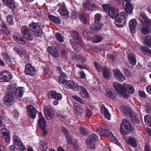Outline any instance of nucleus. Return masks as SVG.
I'll return each instance as SVG.
<instances>
[{
	"mask_svg": "<svg viewBox=\"0 0 151 151\" xmlns=\"http://www.w3.org/2000/svg\"><path fill=\"white\" fill-rule=\"evenodd\" d=\"M113 86L125 98L129 97V93L132 94L134 92V88L132 86L127 84L121 85L117 82H114Z\"/></svg>",
	"mask_w": 151,
	"mask_h": 151,
	"instance_id": "f257e3e1",
	"label": "nucleus"
},
{
	"mask_svg": "<svg viewBox=\"0 0 151 151\" xmlns=\"http://www.w3.org/2000/svg\"><path fill=\"white\" fill-rule=\"evenodd\" d=\"M121 127L120 132L123 135L126 134L128 131H132L133 130V127H131L127 119L123 120L121 123Z\"/></svg>",
	"mask_w": 151,
	"mask_h": 151,
	"instance_id": "f03ea898",
	"label": "nucleus"
},
{
	"mask_svg": "<svg viewBox=\"0 0 151 151\" xmlns=\"http://www.w3.org/2000/svg\"><path fill=\"white\" fill-rule=\"evenodd\" d=\"M14 99L13 93L10 90L3 99L4 104L7 106H11L14 103Z\"/></svg>",
	"mask_w": 151,
	"mask_h": 151,
	"instance_id": "7ed1b4c3",
	"label": "nucleus"
},
{
	"mask_svg": "<svg viewBox=\"0 0 151 151\" xmlns=\"http://www.w3.org/2000/svg\"><path fill=\"white\" fill-rule=\"evenodd\" d=\"M21 31L23 37L27 41H32L33 37L32 33L26 26H23L21 28Z\"/></svg>",
	"mask_w": 151,
	"mask_h": 151,
	"instance_id": "20e7f679",
	"label": "nucleus"
},
{
	"mask_svg": "<svg viewBox=\"0 0 151 151\" xmlns=\"http://www.w3.org/2000/svg\"><path fill=\"white\" fill-rule=\"evenodd\" d=\"M117 19H115V24L118 27H123L125 26L126 21L125 16L124 13H121Z\"/></svg>",
	"mask_w": 151,
	"mask_h": 151,
	"instance_id": "39448f33",
	"label": "nucleus"
},
{
	"mask_svg": "<svg viewBox=\"0 0 151 151\" xmlns=\"http://www.w3.org/2000/svg\"><path fill=\"white\" fill-rule=\"evenodd\" d=\"M12 77L10 73L8 71H4L0 73V82H10Z\"/></svg>",
	"mask_w": 151,
	"mask_h": 151,
	"instance_id": "423d86ee",
	"label": "nucleus"
},
{
	"mask_svg": "<svg viewBox=\"0 0 151 151\" xmlns=\"http://www.w3.org/2000/svg\"><path fill=\"white\" fill-rule=\"evenodd\" d=\"M97 136L95 134H92L89 135L86 140L88 146L90 148L93 147L95 142L97 140Z\"/></svg>",
	"mask_w": 151,
	"mask_h": 151,
	"instance_id": "0eeeda50",
	"label": "nucleus"
},
{
	"mask_svg": "<svg viewBox=\"0 0 151 151\" xmlns=\"http://www.w3.org/2000/svg\"><path fill=\"white\" fill-rule=\"evenodd\" d=\"M24 71L27 75L33 76L35 75L36 70L31 64H27L25 65Z\"/></svg>",
	"mask_w": 151,
	"mask_h": 151,
	"instance_id": "6e6552de",
	"label": "nucleus"
},
{
	"mask_svg": "<svg viewBox=\"0 0 151 151\" xmlns=\"http://www.w3.org/2000/svg\"><path fill=\"white\" fill-rule=\"evenodd\" d=\"M44 111L45 115L47 119L50 120L54 118V112L50 107L45 106L44 108Z\"/></svg>",
	"mask_w": 151,
	"mask_h": 151,
	"instance_id": "1a4fd4ad",
	"label": "nucleus"
},
{
	"mask_svg": "<svg viewBox=\"0 0 151 151\" xmlns=\"http://www.w3.org/2000/svg\"><path fill=\"white\" fill-rule=\"evenodd\" d=\"M27 110L29 116L32 119H34L36 116L37 111L35 107L32 105L27 106Z\"/></svg>",
	"mask_w": 151,
	"mask_h": 151,
	"instance_id": "9d476101",
	"label": "nucleus"
},
{
	"mask_svg": "<svg viewBox=\"0 0 151 151\" xmlns=\"http://www.w3.org/2000/svg\"><path fill=\"white\" fill-rule=\"evenodd\" d=\"M91 0H88L85 1L83 4L84 8L88 11L93 10L96 8V6L94 4H91Z\"/></svg>",
	"mask_w": 151,
	"mask_h": 151,
	"instance_id": "9b49d317",
	"label": "nucleus"
},
{
	"mask_svg": "<svg viewBox=\"0 0 151 151\" xmlns=\"http://www.w3.org/2000/svg\"><path fill=\"white\" fill-rule=\"evenodd\" d=\"M137 22L135 19L130 20L129 23V27L130 31L132 34L134 33L136 28Z\"/></svg>",
	"mask_w": 151,
	"mask_h": 151,
	"instance_id": "f8f14e48",
	"label": "nucleus"
},
{
	"mask_svg": "<svg viewBox=\"0 0 151 151\" xmlns=\"http://www.w3.org/2000/svg\"><path fill=\"white\" fill-rule=\"evenodd\" d=\"M65 83L68 88L73 90L76 91L79 90L80 86L77 85L76 83H74L72 81H66Z\"/></svg>",
	"mask_w": 151,
	"mask_h": 151,
	"instance_id": "ddd939ff",
	"label": "nucleus"
},
{
	"mask_svg": "<svg viewBox=\"0 0 151 151\" xmlns=\"http://www.w3.org/2000/svg\"><path fill=\"white\" fill-rule=\"evenodd\" d=\"M119 10L114 8H111L109 10L108 14L112 18H116L119 15L118 14Z\"/></svg>",
	"mask_w": 151,
	"mask_h": 151,
	"instance_id": "4468645a",
	"label": "nucleus"
},
{
	"mask_svg": "<svg viewBox=\"0 0 151 151\" xmlns=\"http://www.w3.org/2000/svg\"><path fill=\"white\" fill-rule=\"evenodd\" d=\"M23 88L20 87L18 88H12L10 89L11 92H12L14 94L15 93V95L16 96L21 97L23 94V93L24 92Z\"/></svg>",
	"mask_w": 151,
	"mask_h": 151,
	"instance_id": "2eb2a0df",
	"label": "nucleus"
},
{
	"mask_svg": "<svg viewBox=\"0 0 151 151\" xmlns=\"http://www.w3.org/2000/svg\"><path fill=\"white\" fill-rule=\"evenodd\" d=\"M114 74L116 78L119 81H123L125 79L123 74L118 69L114 70Z\"/></svg>",
	"mask_w": 151,
	"mask_h": 151,
	"instance_id": "dca6fc26",
	"label": "nucleus"
},
{
	"mask_svg": "<svg viewBox=\"0 0 151 151\" xmlns=\"http://www.w3.org/2000/svg\"><path fill=\"white\" fill-rule=\"evenodd\" d=\"M129 1V0H127V1H125L126 2L125 9L126 12L130 14L132 13L134 7L133 4Z\"/></svg>",
	"mask_w": 151,
	"mask_h": 151,
	"instance_id": "f3484780",
	"label": "nucleus"
},
{
	"mask_svg": "<svg viewBox=\"0 0 151 151\" xmlns=\"http://www.w3.org/2000/svg\"><path fill=\"white\" fill-rule=\"evenodd\" d=\"M101 112L102 114H104V116L108 119H109L110 118V114L108 109L105 107L104 105H102L101 106Z\"/></svg>",
	"mask_w": 151,
	"mask_h": 151,
	"instance_id": "a211bd4d",
	"label": "nucleus"
},
{
	"mask_svg": "<svg viewBox=\"0 0 151 151\" xmlns=\"http://www.w3.org/2000/svg\"><path fill=\"white\" fill-rule=\"evenodd\" d=\"M72 45L74 50L77 52L81 50L82 48L81 45L78 41H74L72 43Z\"/></svg>",
	"mask_w": 151,
	"mask_h": 151,
	"instance_id": "6ab92c4d",
	"label": "nucleus"
},
{
	"mask_svg": "<svg viewBox=\"0 0 151 151\" xmlns=\"http://www.w3.org/2000/svg\"><path fill=\"white\" fill-rule=\"evenodd\" d=\"M13 39L19 43L25 45L26 43V42L23 38L19 35L18 36L15 35H13Z\"/></svg>",
	"mask_w": 151,
	"mask_h": 151,
	"instance_id": "aec40b11",
	"label": "nucleus"
},
{
	"mask_svg": "<svg viewBox=\"0 0 151 151\" xmlns=\"http://www.w3.org/2000/svg\"><path fill=\"white\" fill-rule=\"evenodd\" d=\"M4 3L11 9H14L15 5L14 0H2Z\"/></svg>",
	"mask_w": 151,
	"mask_h": 151,
	"instance_id": "412c9836",
	"label": "nucleus"
},
{
	"mask_svg": "<svg viewBox=\"0 0 151 151\" xmlns=\"http://www.w3.org/2000/svg\"><path fill=\"white\" fill-rule=\"evenodd\" d=\"M14 50L16 51V52L20 57L25 55L27 53L26 51L23 50L22 48L17 47H14L13 48Z\"/></svg>",
	"mask_w": 151,
	"mask_h": 151,
	"instance_id": "4be33fe9",
	"label": "nucleus"
},
{
	"mask_svg": "<svg viewBox=\"0 0 151 151\" xmlns=\"http://www.w3.org/2000/svg\"><path fill=\"white\" fill-rule=\"evenodd\" d=\"M1 133L3 135V138L6 142H8L9 140V130L6 129H3L1 130Z\"/></svg>",
	"mask_w": 151,
	"mask_h": 151,
	"instance_id": "5701e85b",
	"label": "nucleus"
},
{
	"mask_svg": "<svg viewBox=\"0 0 151 151\" xmlns=\"http://www.w3.org/2000/svg\"><path fill=\"white\" fill-rule=\"evenodd\" d=\"M102 24L99 22H95L91 27V29L92 30H99L102 28Z\"/></svg>",
	"mask_w": 151,
	"mask_h": 151,
	"instance_id": "b1692460",
	"label": "nucleus"
},
{
	"mask_svg": "<svg viewBox=\"0 0 151 151\" xmlns=\"http://www.w3.org/2000/svg\"><path fill=\"white\" fill-rule=\"evenodd\" d=\"M102 69L104 78L106 79H109L111 73V71L108 68L105 67L103 68Z\"/></svg>",
	"mask_w": 151,
	"mask_h": 151,
	"instance_id": "393cba45",
	"label": "nucleus"
},
{
	"mask_svg": "<svg viewBox=\"0 0 151 151\" xmlns=\"http://www.w3.org/2000/svg\"><path fill=\"white\" fill-rule=\"evenodd\" d=\"M48 51L54 58H58L59 57V53L56 49H52L50 47H48Z\"/></svg>",
	"mask_w": 151,
	"mask_h": 151,
	"instance_id": "a878e982",
	"label": "nucleus"
},
{
	"mask_svg": "<svg viewBox=\"0 0 151 151\" xmlns=\"http://www.w3.org/2000/svg\"><path fill=\"white\" fill-rule=\"evenodd\" d=\"M66 77L67 76L65 73H62L58 77V80L60 83L61 84H65L66 81L65 80Z\"/></svg>",
	"mask_w": 151,
	"mask_h": 151,
	"instance_id": "bb28decb",
	"label": "nucleus"
},
{
	"mask_svg": "<svg viewBox=\"0 0 151 151\" xmlns=\"http://www.w3.org/2000/svg\"><path fill=\"white\" fill-rule=\"evenodd\" d=\"M79 88L81 90V96L84 98H87L89 96V94L86 89L83 87L80 86Z\"/></svg>",
	"mask_w": 151,
	"mask_h": 151,
	"instance_id": "cd10ccee",
	"label": "nucleus"
},
{
	"mask_svg": "<svg viewBox=\"0 0 151 151\" xmlns=\"http://www.w3.org/2000/svg\"><path fill=\"white\" fill-rule=\"evenodd\" d=\"M58 11L61 16L67 15L69 13L68 10L64 6L60 7L58 9Z\"/></svg>",
	"mask_w": 151,
	"mask_h": 151,
	"instance_id": "c85d7f7f",
	"label": "nucleus"
},
{
	"mask_svg": "<svg viewBox=\"0 0 151 151\" xmlns=\"http://www.w3.org/2000/svg\"><path fill=\"white\" fill-rule=\"evenodd\" d=\"M141 31L143 34L150 33L151 32V27L149 26H145L142 28Z\"/></svg>",
	"mask_w": 151,
	"mask_h": 151,
	"instance_id": "c756f323",
	"label": "nucleus"
},
{
	"mask_svg": "<svg viewBox=\"0 0 151 151\" xmlns=\"http://www.w3.org/2000/svg\"><path fill=\"white\" fill-rule=\"evenodd\" d=\"M29 29L32 32H34L35 30L39 29L40 27L38 24L35 22H32L29 26Z\"/></svg>",
	"mask_w": 151,
	"mask_h": 151,
	"instance_id": "7c9ffc66",
	"label": "nucleus"
},
{
	"mask_svg": "<svg viewBox=\"0 0 151 151\" xmlns=\"http://www.w3.org/2000/svg\"><path fill=\"white\" fill-rule=\"evenodd\" d=\"M62 98V96L61 93L56 92V95L55 98V100L53 101V104L55 105H58L59 103L58 101L60 100Z\"/></svg>",
	"mask_w": 151,
	"mask_h": 151,
	"instance_id": "2f4dec72",
	"label": "nucleus"
},
{
	"mask_svg": "<svg viewBox=\"0 0 151 151\" xmlns=\"http://www.w3.org/2000/svg\"><path fill=\"white\" fill-rule=\"evenodd\" d=\"M38 124L41 129H44V128H45L46 124L45 122V119L43 117L40 118L38 122Z\"/></svg>",
	"mask_w": 151,
	"mask_h": 151,
	"instance_id": "473e14b6",
	"label": "nucleus"
},
{
	"mask_svg": "<svg viewBox=\"0 0 151 151\" xmlns=\"http://www.w3.org/2000/svg\"><path fill=\"white\" fill-rule=\"evenodd\" d=\"M144 41V43H145L148 46L151 47V36H145Z\"/></svg>",
	"mask_w": 151,
	"mask_h": 151,
	"instance_id": "72a5a7b5",
	"label": "nucleus"
},
{
	"mask_svg": "<svg viewBox=\"0 0 151 151\" xmlns=\"http://www.w3.org/2000/svg\"><path fill=\"white\" fill-rule=\"evenodd\" d=\"M129 60L131 64L133 65H135L136 63V61L134 55L132 54H130L128 56Z\"/></svg>",
	"mask_w": 151,
	"mask_h": 151,
	"instance_id": "f704fd0d",
	"label": "nucleus"
},
{
	"mask_svg": "<svg viewBox=\"0 0 151 151\" xmlns=\"http://www.w3.org/2000/svg\"><path fill=\"white\" fill-rule=\"evenodd\" d=\"M91 32L88 29L85 30L83 32V34L85 38L88 40H90L91 39Z\"/></svg>",
	"mask_w": 151,
	"mask_h": 151,
	"instance_id": "c9c22d12",
	"label": "nucleus"
},
{
	"mask_svg": "<svg viewBox=\"0 0 151 151\" xmlns=\"http://www.w3.org/2000/svg\"><path fill=\"white\" fill-rule=\"evenodd\" d=\"M128 143L131 146L135 147L137 146V142L134 138L132 137H130L128 140Z\"/></svg>",
	"mask_w": 151,
	"mask_h": 151,
	"instance_id": "e433bc0d",
	"label": "nucleus"
},
{
	"mask_svg": "<svg viewBox=\"0 0 151 151\" xmlns=\"http://www.w3.org/2000/svg\"><path fill=\"white\" fill-rule=\"evenodd\" d=\"M48 17L51 21L55 23H60L61 22L60 19L57 17L51 15H48Z\"/></svg>",
	"mask_w": 151,
	"mask_h": 151,
	"instance_id": "4c0bfd02",
	"label": "nucleus"
},
{
	"mask_svg": "<svg viewBox=\"0 0 151 151\" xmlns=\"http://www.w3.org/2000/svg\"><path fill=\"white\" fill-rule=\"evenodd\" d=\"M75 107L76 111L79 115H81L83 112L82 106L80 105L75 106Z\"/></svg>",
	"mask_w": 151,
	"mask_h": 151,
	"instance_id": "58836bf2",
	"label": "nucleus"
},
{
	"mask_svg": "<svg viewBox=\"0 0 151 151\" xmlns=\"http://www.w3.org/2000/svg\"><path fill=\"white\" fill-rule=\"evenodd\" d=\"M144 120L145 124L148 126L151 125V119L150 116L149 115H147L145 116Z\"/></svg>",
	"mask_w": 151,
	"mask_h": 151,
	"instance_id": "ea45409f",
	"label": "nucleus"
},
{
	"mask_svg": "<svg viewBox=\"0 0 151 151\" xmlns=\"http://www.w3.org/2000/svg\"><path fill=\"white\" fill-rule=\"evenodd\" d=\"M140 50L142 52L146 53L148 55H151V50L148 48L147 47L142 46L141 47Z\"/></svg>",
	"mask_w": 151,
	"mask_h": 151,
	"instance_id": "a19ab883",
	"label": "nucleus"
},
{
	"mask_svg": "<svg viewBox=\"0 0 151 151\" xmlns=\"http://www.w3.org/2000/svg\"><path fill=\"white\" fill-rule=\"evenodd\" d=\"M81 134L83 135H86L88 134V130L83 126H82L79 128Z\"/></svg>",
	"mask_w": 151,
	"mask_h": 151,
	"instance_id": "79ce46f5",
	"label": "nucleus"
},
{
	"mask_svg": "<svg viewBox=\"0 0 151 151\" xmlns=\"http://www.w3.org/2000/svg\"><path fill=\"white\" fill-rule=\"evenodd\" d=\"M13 139L15 144L17 146H20V144L22 143V142L19 140V138L16 135H14Z\"/></svg>",
	"mask_w": 151,
	"mask_h": 151,
	"instance_id": "37998d69",
	"label": "nucleus"
},
{
	"mask_svg": "<svg viewBox=\"0 0 151 151\" xmlns=\"http://www.w3.org/2000/svg\"><path fill=\"white\" fill-rule=\"evenodd\" d=\"M34 35L36 37H38L40 36L42 34V32L40 27L39 29H36L33 32Z\"/></svg>",
	"mask_w": 151,
	"mask_h": 151,
	"instance_id": "c03bdc74",
	"label": "nucleus"
},
{
	"mask_svg": "<svg viewBox=\"0 0 151 151\" xmlns=\"http://www.w3.org/2000/svg\"><path fill=\"white\" fill-rule=\"evenodd\" d=\"M55 36L57 40L60 42L63 41V37L59 33L57 32L55 34Z\"/></svg>",
	"mask_w": 151,
	"mask_h": 151,
	"instance_id": "a18cd8bd",
	"label": "nucleus"
},
{
	"mask_svg": "<svg viewBox=\"0 0 151 151\" xmlns=\"http://www.w3.org/2000/svg\"><path fill=\"white\" fill-rule=\"evenodd\" d=\"M7 22L10 25H13L14 24L13 17L11 15H8L6 17Z\"/></svg>",
	"mask_w": 151,
	"mask_h": 151,
	"instance_id": "49530a36",
	"label": "nucleus"
},
{
	"mask_svg": "<svg viewBox=\"0 0 151 151\" xmlns=\"http://www.w3.org/2000/svg\"><path fill=\"white\" fill-rule=\"evenodd\" d=\"M139 18L141 21L143 22L147 19V17L145 14L141 12L140 14Z\"/></svg>",
	"mask_w": 151,
	"mask_h": 151,
	"instance_id": "de8ad7c7",
	"label": "nucleus"
},
{
	"mask_svg": "<svg viewBox=\"0 0 151 151\" xmlns=\"http://www.w3.org/2000/svg\"><path fill=\"white\" fill-rule=\"evenodd\" d=\"M122 109L123 111L125 114H129L131 112V109L129 108H127L125 106H123Z\"/></svg>",
	"mask_w": 151,
	"mask_h": 151,
	"instance_id": "09e8293b",
	"label": "nucleus"
},
{
	"mask_svg": "<svg viewBox=\"0 0 151 151\" xmlns=\"http://www.w3.org/2000/svg\"><path fill=\"white\" fill-rule=\"evenodd\" d=\"M106 96L108 98L111 99L115 98V95L113 94L110 91H108L106 94Z\"/></svg>",
	"mask_w": 151,
	"mask_h": 151,
	"instance_id": "8fccbe9b",
	"label": "nucleus"
},
{
	"mask_svg": "<svg viewBox=\"0 0 151 151\" xmlns=\"http://www.w3.org/2000/svg\"><path fill=\"white\" fill-rule=\"evenodd\" d=\"M56 95V92L55 91H50L48 93V97L51 99H55Z\"/></svg>",
	"mask_w": 151,
	"mask_h": 151,
	"instance_id": "3c124183",
	"label": "nucleus"
},
{
	"mask_svg": "<svg viewBox=\"0 0 151 151\" xmlns=\"http://www.w3.org/2000/svg\"><path fill=\"white\" fill-rule=\"evenodd\" d=\"M80 19L83 23L86 24L87 22L86 18L84 14H82L80 17Z\"/></svg>",
	"mask_w": 151,
	"mask_h": 151,
	"instance_id": "603ef678",
	"label": "nucleus"
},
{
	"mask_svg": "<svg viewBox=\"0 0 151 151\" xmlns=\"http://www.w3.org/2000/svg\"><path fill=\"white\" fill-rule=\"evenodd\" d=\"M40 145L41 146L42 149V151H47V146L45 143L43 142L40 141Z\"/></svg>",
	"mask_w": 151,
	"mask_h": 151,
	"instance_id": "864d4df0",
	"label": "nucleus"
},
{
	"mask_svg": "<svg viewBox=\"0 0 151 151\" xmlns=\"http://www.w3.org/2000/svg\"><path fill=\"white\" fill-rule=\"evenodd\" d=\"M2 26V29H1V31L2 32V33L4 34H6L7 30L6 25L3 22Z\"/></svg>",
	"mask_w": 151,
	"mask_h": 151,
	"instance_id": "5fc2aeb1",
	"label": "nucleus"
},
{
	"mask_svg": "<svg viewBox=\"0 0 151 151\" xmlns=\"http://www.w3.org/2000/svg\"><path fill=\"white\" fill-rule=\"evenodd\" d=\"M76 57L77 59L80 60L82 62H85L86 60V58L84 57L77 55L76 56Z\"/></svg>",
	"mask_w": 151,
	"mask_h": 151,
	"instance_id": "6e6d98bb",
	"label": "nucleus"
},
{
	"mask_svg": "<svg viewBox=\"0 0 151 151\" xmlns=\"http://www.w3.org/2000/svg\"><path fill=\"white\" fill-rule=\"evenodd\" d=\"M101 19V16L100 14H96L95 16L94 20L95 22H99Z\"/></svg>",
	"mask_w": 151,
	"mask_h": 151,
	"instance_id": "4d7b16f0",
	"label": "nucleus"
},
{
	"mask_svg": "<svg viewBox=\"0 0 151 151\" xmlns=\"http://www.w3.org/2000/svg\"><path fill=\"white\" fill-rule=\"evenodd\" d=\"M72 97L74 99H75V100H77L78 101L80 102L81 104H83L84 103V101L83 100H81L80 97L77 96L73 95V96Z\"/></svg>",
	"mask_w": 151,
	"mask_h": 151,
	"instance_id": "13d9d810",
	"label": "nucleus"
},
{
	"mask_svg": "<svg viewBox=\"0 0 151 151\" xmlns=\"http://www.w3.org/2000/svg\"><path fill=\"white\" fill-rule=\"evenodd\" d=\"M94 65H95L96 68L97 70L98 71L100 72L102 71L103 68H101L100 66L96 62H95L94 63Z\"/></svg>",
	"mask_w": 151,
	"mask_h": 151,
	"instance_id": "bf43d9fd",
	"label": "nucleus"
},
{
	"mask_svg": "<svg viewBox=\"0 0 151 151\" xmlns=\"http://www.w3.org/2000/svg\"><path fill=\"white\" fill-rule=\"evenodd\" d=\"M124 72L125 74L128 77H129L131 76L132 73L130 72L127 69H124Z\"/></svg>",
	"mask_w": 151,
	"mask_h": 151,
	"instance_id": "052dcab7",
	"label": "nucleus"
},
{
	"mask_svg": "<svg viewBox=\"0 0 151 151\" xmlns=\"http://www.w3.org/2000/svg\"><path fill=\"white\" fill-rule=\"evenodd\" d=\"M86 116L89 118L92 115V112L91 111L88 109H86Z\"/></svg>",
	"mask_w": 151,
	"mask_h": 151,
	"instance_id": "680f3d73",
	"label": "nucleus"
},
{
	"mask_svg": "<svg viewBox=\"0 0 151 151\" xmlns=\"http://www.w3.org/2000/svg\"><path fill=\"white\" fill-rule=\"evenodd\" d=\"M111 140L113 142L116 144L117 145H119V143L117 141L116 139L113 136L112 134H111Z\"/></svg>",
	"mask_w": 151,
	"mask_h": 151,
	"instance_id": "e2e57ef3",
	"label": "nucleus"
},
{
	"mask_svg": "<svg viewBox=\"0 0 151 151\" xmlns=\"http://www.w3.org/2000/svg\"><path fill=\"white\" fill-rule=\"evenodd\" d=\"M110 130L109 129H104V132L103 133V134H104L106 135H109V138L111 137V133H110Z\"/></svg>",
	"mask_w": 151,
	"mask_h": 151,
	"instance_id": "0e129e2a",
	"label": "nucleus"
},
{
	"mask_svg": "<svg viewBox=\"0 0 151 151\" xmlns=\"http://www.w3.org/2000/svg\"><path fill=\"white\" fill-rule=\"evenodd\" d=\"M19 150L21 151H24L26 150V148L24 147L23 145H22V143L20 144V146H17Z\"/></svg>",
	"mask_w": 151,
	"mask_h": 151,
	"instance_id": "69168bd1",
	"label": "nucleus"
},
{
	"mask_svg": "<svg viewBox=\"0 0 151 151\" xmlns=\"http://www.w3.org/2000/svg\"><path fill=\"white\" fill-rule=\"evenodd\" d=\"M103 9L105 10H109L111 8L110 6L108 4H103L102 6Z\"/></svg>",
	"mask_w": 151,
	"mask_h": 151,
	"instance_id": "338daca9",
	"label": "nucleus"
},
{
	"mask_svg": "<svg viewBox=\"0 0 151 151\" xmlns=\"http://www.w3.org/2000/svg\"><path fill=\"white\" fill-rule=\"evenodd\" d=\"M108 58L112 60H114L116 58V56L112 54H108L107 55Z\"/></svg>",
	"mask_w": 151,
	"mask_h": 151,
	"instance_id": "774afa93",
	"label": "nucleus"
}]
</instances>
